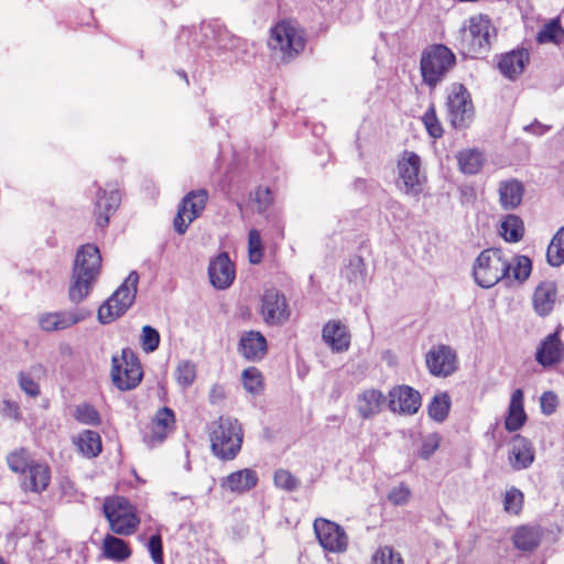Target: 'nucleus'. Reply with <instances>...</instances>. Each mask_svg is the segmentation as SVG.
<instances>
[{
	"mask_svg": "<svg viewBox=\"0 0 564 564\" xmlns=\"http://www.w3.org/2000/svg\"><path fill=\"white\" fill-rule=\"evenodd\" d=\"M99 249L91 243L82 246L75 256L68 299L72 303L83 302L91 292L101 272Z\"/></svg>",
	"mask_w": 564,
	"mask_h": 564,
	"instance_id": "1",
	"label": "nucleus"
},
{
	"mask_svg": "<svg viewBox=\"0 0 564 564\" xmlns=\"http://www.w3.org/2000/svg\"><path fill=\"white\" fill-rule=\"evenodd\" d=\"M7 463L13 473L21 475L20 486L23 491L40 494L48 487V465L34 459L28 451L20 448L11 452L7 456Z\"/></svg>",
	"mask_w": 564,
	"mask_h": 564,
	"instance_id": "2",
	"label": "nucleus"
},
{
	"mask_svg": "<svg viewBox=\"0 0 564 564\" xmlns=\"http://www.w3.org/2000/svg\"><path fill=\"white\" fill-rule=\"evenodd\" d=\"M243 434L237 420L219 417L209 426L212 452L223 460H231L240 452Z\"/></svg>",
	"mask_w": 564,
	"mask_h": 564,
	"instance_id": "3",
	"label": "nucleus"
},
{
	"mask_svg": "<svg viewBox=\"0 0 564 564\" xmlns=\"http://www.w3.org/2000/svg\"><path fill=\"white\" fill-rule=\"evenodd\" d=\"M495 30L487 15L476 14L470 17L462 30L460 46L463 52L477 57L489 51Z\"/></svg>",
	"mask_w": 564,
	"mask_h": 564,
	"instance_id": "4",
	"label": "nucleus"
},
{
	"mask_svg": "<svg viewBox=\"0 0 564 564\" xmlns=\"http://www.w3.org/2000/svg\"><path fill=\"white\" fill-rule=\"evenodd\" d=\"M455 63V54L447 46L436 44L427 47L423 51L420 63L423 83L434 88L444 79Z\"/></svg>",
	"mask_w": 564,
	"mask_h": 564,
	"instance_id": "5",
	"label": "nucleus"
},
{
	"mask_svg": "<svg viewBox=\"0 0 564 564\" xmlns=\"http://www.w3.org/2000/svg\"><path fill=\"white\" fill-rule=\"evenodd\" d=\"M305 45L303 31L290 21L276 23L271 30L268 46L281 59H289L303 51Z\"/></svg>",
	"mask_w": 564,
	"mask_h": 564,
	"instance_id": "6",
	"label": "nucleus"
},
{
	"mask_svg": "<svg viewBox=\"0 0 564 564\" xmlns=\"http://www.w3.org/2000/svg\"><path fill=\"white\" fill-rule=\"evenodd\" d=\"M139 275L131 272L121 285L98 308V321L109 324L123 315L133 304L138 290Z\"/></svg>",
	"mask_w": 564,
	"mask_h": 564,
	"instance_id": "7",
	"label": "nucleus"
},
{
	"mask_svg": "<svg viewBox=\"0 0 564 564\" xmlns=\"http://www.w3.org/2000/svg\"><path fill=\"white\" fill-rule=\"evenodd\" d=\"M509 269L510 263L500 250L487 249L477 257L473 274L479 286L489 289L505 278Z\"/></svg>",
	"mask_w": 564,
	"mask_h": 564,
	"instance_id": "8",
	"label": "nucleus"
},
{
	"mask_svg": "<svg viewBox=\"0 0 564 564\" xmlns=\"http://www.w3.org/2000/svg\"><path fill=\"white\" fill-rule=\"evenodd\" d=\"M104 511L111 531L116 534L131 535L137 531L140 520L127 499L122 497L107 499Z\"/></svg>",
	"mask_w": 564,
	"mask_h": 564,
	"instance_id": "9",
	"label": "nucleus"
},
{
	"mask_svg": "<svg viewBox=\"0 0 564 564\" xmlns=\"http://www.w3.org/2000/svg\"><path fill=\"white\" fill-rule=\"evenodd\" d=\"M142 376L140 361L130 349H122L120 355L112 357L111 378L118 389H134L141 382Z\"/></svg>",
	"mask_w": 564,
	"mask_h": 564,
	"instance_id": "10",
	"label": "nucleus"
},
{
	"mask_svg": "<svg viewBox=\"0 0 564 564\" xmlns=\"http://www.w3.org/2000/svg\"><path fill=\"white\" fill-rule=\"evenodd\" d=\"M448 120L455 128H466L473 121L475 107L471 96L462 84H453L447 95Z\"/></svg>",
	"mask_w": 564,
	"mask_h": 564,
	"instance_id": "11",
	"label": "nucleus"
},
{
	"mask_svg": "<svg viewBox=\"0 0 564 564\" xmlns=\"http://www.w3.org/2000/svg\"><path fill=\"white\" fill-rule=\"evenodd\" d=\"M400 188L408 195L417 196L422 192L424 176L421 174V159L410 151H404L397 164Z\"/></svg>",
	"mask_w": 564,
	"mask_h": 564,
	"instance_id": "12",
	"label": "nucleus"
},
{
	"mask_svg": "<svg viewBox=\"0 0 564 564\" xmlns=\"http://www.w3.org/2000/svg\"><path fill=\"white\" fill-rule=\"evenodd\" d=\"M387 404L390 412L402 416L416 414L422 406L421 393L408 384L392 387L387 394Z\"/></svg>",
	"mask_w": 564,
	"mask_h": 564,
	"instance_id": "13",
	"label": "nucleus"
},
{
	"mask_svg": "<svg viewBox=\"0 0 564 564\" xmlns=\"http://www.w3.org/2000/svg\"><path fill=\"white\" fill-rule=\"evenodd\" d=\"M260 315L271 326L286 323L291 311L284 294L274 288L267 289L261 296Z\"/></svg>",
	"mask_w": 564,
	"mask_h": 564,
	"instance_id": "14",
	"label": "nucleus"
},
{
	"mask_svg": "<svg viewBox=\"0 0 564 564\" xmlns=\"http://www.w3.org/2000/svg\"><path fill=\"white\" fill-rule=\"evenodd\" d=\"M319 545L330 553H343L347 550L349 539L345 530L336 522L318 518L313 524Z\"/></svg>",
	"mask_w": 564,
	"mask_h": 564,
	"instance_id": "15",
	"label": "nucleus"
},
{
	"mask_svg": "<svg viewBox=\"0 0 564 564\" xmlns=\"http://www.w3.org/2000/svg\"><path fill=\"white\" fill-rule=\"evenodd\" d=\"M207 199L206 191L191 192L184 197L174 218V228L178 234H184L187 227L200 216Z\"/></svg>",
	"mask_w": 564,
	"mask_h": 564,
	"instance_id": "16",
	"label": "nucleus"
},
{
	"mask_svg": "<svg viewBox=\"0 0 564 564\" xmlns=\"http://www.w3.org/2000/svg\"><path fill=\"white\" fill-rule=\"evenodd\" d=\"M425 364L432 376L441 378L453 375L458 368L456 351L446 345L432 347L425 356Z\"/></svg>",
	"mask_w": 564,
	"mask_h": 564,
	"instance_id": "17",
	"label": "nucleus"
},
{
	"mask_svg": "<svg viewBox=\"0 0 564 564\" xmlns=\"http://www.w3.org/2000/svg\"><path fill=\"white\" fill-rule=\"evenodd\" d=\"M120 202L121 193L117 184L111 183L98 188L94 207L95 221L98 227L104 228L108 225Z\"/></svg>",
	"mask_w": 564,
	"mask_h": 564,
	"instance_id": "18",
	"label": "nucleus"
},
{
	"mask_svg": "<svg viewBox=\"0 0 564 564\" xmlns=\"http://www.w3.org/2000/svg\"><path fill=\"white\" fill-rule=\"evenodd\" d=\"M534 459L535 451L530 440L520 434L511 437L508 449V464L513 470L528 469Z\"/></svg>",
	"mask_w": 564,
	"mask_h": 564,
	"instance_id": "19",
	"label": "nucleus"
},
{
	"mask_svg": "<svg viewBox=\"0 0 564 564\" xmlns=\"http://www.w3.org/2000/svg\"><path fill=\"white\" fill-rule=\"evenodd\" d=\"M85 319L78 311L45 312L39 315V326L44 332L64 330Z\"/></svg>",
	"mask_w": 564,
	"mask_h": 564,
	"instance_id": "20",
	"label": "nucleus"
},
{
	"mask_svg": "<svg viewBox=\"0 0 564 564\" xmlns=\"http://www.w3.org/2000/svg\"><path fill=\"white\" fill-rule=\"evenodd\" d=\"M208 275L212 285L218 290H225L232 284L236 271L226 253H220L210 261Z\"/></svg>",
	"mask_w": 564,
	"mask_h": 564,
	"instance_id": "21",
	"label": "nucleus"
},
{
	"mask_svg": "<svg viewBox=\"0 0 564 564\" xmlns=\"http://www.w3.org/2000/svg\"><path fill=\"white\" fill-rule=\"evenodd\" d=\"M322 338L333 352H344L350 346V333L340 321H329L322 329Z\"/></svg>",
	"mask_w": 564,
	"mask_h": 564,
	"instance_id": "22",
	"label": "nucleus"
},
{
	"mask_svg": "<svg viewBox=\"0 0 564 564\" xmlns=\"http://www.w3.org/2000/svg\"><path fill=\"white\" fill-rule=\"evenodd\" d=\"M258 484V474L251 468H243L230 473L221 479L220 487L231 494L243 495Z\"/></svg>",
	"mask_w": 564,
	"mask_h": 564,
	"instance_id": "23",
	"label": "nucleus"
},
{
	"mask_svg": "<svg viewBox=\"0 0 564 564\" xmlns=\"http://www.w3.org/2000/svg\"><path fill=\"white\" fill-rule=\"evenodd\" d=\"M387 395L378 389H366L356 398V410L362 420H369L382 410Z\"/></svg>",
	"mask_w": 564,
	"mask_h": 564,
	"instance_id": "24",
	"label": "nucleus"
},
{
	"mask_svg": "<svg viewBox=\"0 0 564 564\" xmlns=\"http://www.w3.org/2000/svg\"><path fill=\"white\" fill-rule=\"evenodd\" d=\"M238 348L243 358L258 361L267 355L268 343L260 332L249 330L240 336Z\"/></svg>",
	"mask_w": 564,
	"mask_h": 564,
	"instance_id": "25",
	"label": "nucleus"
},
{
	"mask_svg": "<svg viewBox=\"0 0 564 564\" xmlns=\"http://www.w3.org/2000/svg\"><path fill=\"white\" fill-rule=\"evenodd\" d=\"M557 300V286L553 281H543L534 290L532 304L534 312L540 316L549 315Z\"/></svg>",
	"mask_w": 564,
	"mask_h": 564,
	"instance_id": "26",
	"label": "nucleus"
},
{
	"mask_svg": "<svg viewBox=\"0 0 564 564\" xmlns=\"http://www.w3.org/2000/svg\"><path fill=\"white\" fill-rule=\"evenodd\" d=\"M529 61L530 55L527 50H516L500 57L498 68L505 77L513 80L524 72Z\"/></svg>",
	"mask_w": 564,
	"mask_h": 564,
	"instance_id": "27",
	"label": "nucleus"
},
{
	"mask_svg": "<svg viewBox=\"0 0 564 564\" xmlns=\"http://www.w3.org/2000/svg\"><path fill=\"white\" fill-rule=\"evenodd\" d=\"M497 192L501 208L512 210L521 204L524 195V186L520 181L509 178L498 184Z\"/></svg>",
	"mask_w": 564,
	"mask_h": 564,
	"instance_id": "28",
	"label": "nucleus"
},
{
	"mask_svg": "<svg viewBox=\"0 0 564 564\" xmlns=\"http://www.w3.org/2000/svg\"><path fill=\"white\" fill-rule=\"evenodd\" d=\"M564 356V347L558 338L557 333L549 335L536 350V361L544 366H552L562 360Z\"/></svg>",
	"mask_w": 564,
	"mask_h": 564,
	"instance_id": "29",
	"label": "nucleus"
},
{
	"mask_svg": "<svg viewBox=\"0 0 564 564\" xmlns=\"http://www.w3.org/2000/svg\"><path fill=\"white\" fill-rule=\"evenodd\" d=\"M527 422V413L523 405V392L517 389L512 392L508 413L505 419V427L508 432H516L520 430Z\"/></svg>",
	"mask_w": 564,
	"mask_h": 564,
	"instance_id": "30",
	"label": "nucleus"
},
{
	"mask_svg": "<svg viewBox=\"0 0 564 564\" xmlns=\"http://www.w3.org/2000/svg\"><path fill=\"white\" fill-rule=\"evenodd\" d=\"M73 443L78 452L87 458L97 457L102 449L100 435L90 430L80 432L73 438Z\"/></svg>",
	"mask_w": 564,
	"mask_h": 564,
	"instance_id": "31",
	"label": "nucleus"
},
{
	"mask_svg": "<svg viewBox=\"0 0 564 564\" xmlns=\"http://www.w3.org/2000/svg\"><path fill=\"white\" fill-rule=\"evenodd\" d=\"M539 44L564 45V26L558 18L547 20L536 33Z\"/></svg>",
	"mask_w": 564,
	"mask_h": 564,
	"instance_id": "32",
	"label": "nucleus"
},
{
	"mask_svg": "<svg viewBox=\"0 0 564 564\" xmlns=\"http://www.w3.org/2000/svg\"><path fill=\"white\" fill-rule=\"evenodd\" d=\"M174 422L173 411L167 408L161 409L151 422L150 442H161L173 429Z\"/></svg>",
	"mask_w": 564,
	"mask_h": 564,
	"instance_id": "33",
	"label": "nucleus"
},
{
	"mask_svg": "<svg viewBox=\"0 0 564 564\" xmlns=\"http://www.w3.org/2000/svg\"><path fill=\"white\" fill-rule=\"evenodd\" d=\"M265 236L272 242L276 243L285 236V217L280 210H271L265 215Z\"/></svg>",
	"mask_w": 564,
	"mask_h": 564,
	"instance_id": "34",
	"label": "nucleus"
},
{
	"mask_svg": "<svg viewBox=\"0 0 564 564\" xmlns=\"http://www.w3.org/2000/svg\"><path fill=\"white\" fill-rule=\"evenodd\" d=\"M512 542L514 547L520 551H532L540 543V533L534 528L522 525L513 531Z\"/></svg>",
	"mask_w": 564,
	"mask_h": 564,
	"instance_id": "35",
	"label": "nucleus"
},
{
	"mask_svg": "<svg viewBox=\"0 0 564 564\" xmlns=\"http://www.w3.org/2000/svg\"><path fill=\"white\" fill-rule=\"evenodd\" d=\"M452 400L447 392L436 393L427 404V414L436 423L444 422L449 413Z\"/></svg>",
	"mask_w": 564,
	"mask_h": 564,
	"instance_id": "36",
	"label": "nucleus"
},
{
	"mask_svg": "<svg viewBox=\"0 0 564 564\" xmlns=\"http://www.w3.org/2000/svg\"><path fill=\"white\" fill-rule=\"evenodd\" d=\"M343 274L354 288H364L367 282L366 263L360 257H352L345 267Z\"/></svg>",
	"mask_w": 564,
	"mask_h": 564,
	"instance_id": "37",
	"label": "nucleus"
},
{
	"mask_svg": "<svg viewBox=\"0 0 564 564\" xmlns=\"http://www.w3.org/2000/svg\"><path fill=\"white\" fill-rule=\"evenodd\" d=\"M499 232L508 242L520 241L524 235V225L522 219L517 215H507L501 220Z\"/></svg>",
	"mask_w": 564,
	"mask_h": 564,
	"instance_id": "38",
	"label": "nucleus"
},
{
	"mask_svg": "<svg viewBox=\"0 0 564 564\" xmlns=\"http://www.w3.org/2000/svg\"><path fill=\"white\" fill-rule=\"evenodd\" d=\"M102 551L106 557L119 562L131 555L129 545L122 539L109 534L104 539Z\"/></svg>",
	"mask_w": 564,
	"mask_h": 564,
	"instance_id": "39",
	"label": "nucleus"
},
{
	"mask_svg": "<svg viewBox=\"0 0 564 564\" xmlns=\"http://www.w3.org/2000/svg\"><path fill=\"white\" fill-rule=\"evenodd\" d=\"M546 261L551 267L564 263V225L555 232L546 250Z\"/></svg>",
	"mask_w": 564,
	"mask_h": 564,
	"instance_id": "40",
	"label": "nucleus"
},
{
	"mask_svg": "<svg viewBox=\"0 0 564 564\" xmlns=\"http://www.w3.org/2000/svg\"><path fill=\"white\" fill-rule=\"evenodd\" d=\"M241 383L245 391L252 395H259L264 390L263 376L256 367H249L242 371Z\"/></svg>",
	"mask_w": 564,
	"mask_h": 564,
	"instance_id": "41",
	"label": "nucleus"
},
{
	"mask_svg": "<svg viewBox=\"0 0 564 564\" xmlns=\"http://www.w3.org/2000/svg\"><path fill=\"white\" fill-rule=\"evenodd\" d=\"M457 161L463 173L475 174L480 171L484 158L477 150H463L457 154Z\"/></svg>",
	"mask_w": 564,
	"mask_h": 564,
	"instance_id": "42",
	"label": "nucleus"
},
{
	"mask_svg": "<svg viewBox=\"0 0 564 564\" xmlns=\"http://www.w3.org/2000/svg\"><path fill=\"white\" fill-rule=\"evenodd\" d=\"M264 254V246L261 232L258 229H251L248 235V259L252 264H259Z\"/></svg>",
	"mask_w": 564,
	"mask_h": 564,
	"instance_id": "43",
	"label": "nucleus"
},
{
	"mask_svg": "<svg viewBox=\"0 0 564 564\" xmlns=\"http://www.w3.org/2000/svg\"><path fill=\"white\" fill-rule=\"evenodd\" d=\"M196 378V366L192 361L182 360L175 369V379L182 389H187Z\"/></svg>",
	"mask_w": 564,
	"mask_h": 564,
	"instance_id": "44",
	"label": "nucleus"
},
{
	"mask_svg": "<svg viewBox=\"0 0 564 564\" xmlns=\"http://www.w3.org/2000/svg\"><path fill=\"white\" fill-rule=\"evenodd\" d=\"M371 564H404L401 554L393 547L384 545L376 550Z\"/></svg>",
	"mask_w": 564,
	"mask_h": 564,
	"instance_id": "45",
	"label": "nucleus"
},
{
	"mask_svg": "<svg viewBox=\"0 0 564 564\" xmlns=\"http://www.w3.org/2000/svg\"><path fill=\"white\" fill-rule=\"evenodd\" d=\"M514 280L519 282L525 281L532 271L531 260L525 256L516 257L513 263H510V269Z\"/></svg>",
	"mask_w": 564,
	"mask_h": 564,
	"instance_id": "46",
	"label": "nucleus"
},
{
	"mask_svg": "<svg viewBox=\"0 0 564 564\" xmlns=\"http://www.w3.org/2000/svg\"><path fill=\"white\" fill-rule=\"evenodd\" d=\"M74 417L85 425H98L100 422L99 413L89 404H79L74 410Z\"/></svg>",
	"mask_w": 564,
	"mask_h": 564,
	"instance_id": "47",
	"label": "nucleus"
},
{
	"mask_svg": "<svg viewBox=\"0 0 564 564\" xmlns=\"http://www.w3.org/2000/svg\"><path fill=\"white\" fill-rule=\"evenodd\" d=\"M523 494L517 488H510L506 491L503 498V509L511 514H518L523 507Z\"/></svg>",
	"mask_w": 564,
	"mask_h": 564,
	"instance_id": "48",
	"label": "nucleus"
},
{
	"mask_svg": "<svg viewBox=\"0 0 564 564\" xmlns=\"http://www.w3.org/2000/svg\"><path fill=\"white\" fill-rule=\"evenodd\" d=\"M422 122L427 133L434 138H441L443 134V127L436 117V112L433 106H431L422 117Z\"/></svg>",
	"mask_w": 564,
	"mask_h": 564,
	"instance_id": "49",
	"label": "nucleus"
},
{
	"mask_svg": "<svg viewBox=\"0 0 564 564\" xmlns=\"http://www.w3.org/2000/svg\"><path fill=\"white\" fill-rule=\"evenodd\" d=\"M441 435L437 433H431L422 438V444L419 449V457L422 459H429L438 449L441 444Z\"/></svg>",
	"mask_w": 564,
	"mask_h": 564,
	"instance_id": "50",
	"label": "nucleus"
},
{
	"mask_svg": "<svg viewBox=\"0 0 564 564\" xmlns=\"http://www.w3.org/2000/svg\"><path fill=\"white\" fill-rule=\"evenodd\" d=\"M142 348L145 352L154 351L160 344L159 332L151 326H143L141 335Z\"/></svg>",
	"mask_w": 564,
	"mask_h": 564,
	"instance_id": "51",
	"label": "nucleus"
},
{
	"mask_svg": "<svg viewBox=\"0 0 564 564\" xmlns=\"http://www.w3.org/2000/svg\"><path fill=\"white\" fill-rule=\"evenodd\" d=\"M251 200L254 203L256 208L259 213H264L271 205L273 197L269 188L258 187L251 194Z\"/></svg>",
	"mask_w": 564,
	"mask_h": 564,
	"instance_id": "52",
	"label": "nucleus"
},
{
	"mask_svg": "<svg viewBox=\"0 0 564 564\" xmlns=\"http://www.w3.org/2000/svg\"><path fill=\"white\" fill-rule=\"evenodd\" d=\"M410 497V488L404 484H399L390 490L388 495V500L393 506H404L409 502Z\"/></svg>",
	"mask_w": 564,
	"mask_h": 564,
	"instance_id": "53",
	"label": "nucleus"
},
{
	"mask_svg": "<svg viewBox=\"0 0 564 564\" xmlns=\"http://www.w3.org/2000/svg\"><path fill=\"white\" fill-rule=\"evenodd\" d=\"M273 480L276 487L289 491L296 489L299 485L296 478L285 469L276 470Z\"/></svg>",
	"mask_w": 564,
	"mask_h": 564,
	"instance_id": "54",
	"label": "nucleus"
},
{
	"mask_svg": "<svg viewBox=\"0 0 564 564\" xmlns=\"http://www.w3.org/2000/svg\"><path fill=\"white\" fill-rule=\"evenodd\" d=\"M147 547L154 564H164L162 539L159 533L150 538Z\"/></svg>",
	"mask_w": 564,
	"mask_h": 564,
	"instance_id": "55",
	"label": "nucleus"
},
{
	"mask_svg": "<svg viewBox=\"0 0 564 564\" xmlns=\"http://www.w3.org/2000/svg\"><path fill=\"white\" fill-rule=\"evenodd\" d=\"M19 383L21 389L29 397L35 398L40 394V387L36 381L28 373H20Z\"/></svg>",
	"mask_w": 564,
	"mask_h": 564,
	"instance_id": "56",
	"label": "nucleus"
},
{
	"mask_svg": "<svg viewBox=\"0 0 564 564\" xmlns=\"http://www.w3.org/2000/svg\"><path fill=\"white\" fill-rule=\"evenodd\" d=\"M558 404L557 395L551 391L544 392L540 398L542 413L551 415L556 411Z\"/></svg>",
	"mask_w": 564,
	"mask_h": 564,
	"instance_id": "57",
	"label": "nucleus"
},
{
	"mask_svg": "<svg viewBox=\"0 0 564 564\" xmlns=\"http://www.w3.org/2000/svg\"><path fill=\"white\" fill-rule=\"evenodd\" d=\"M527 130L536 133V134H543L549 130V127L540 124V123H533L525 128Z\"/></svg>",
	"mask_w": 564,
	"mask_h": 564,
	"instance_id": "58",
	"label": "nucleus"
},
{
	"mask_svg": "<svg viewBox=\"0 0 564 564\" xmlns=\"http://www.w3.org/2000/svg\"><path fill=\"white\" fill-rule=\"evenodd\" d=\"M0 564H8L2 556H0Z\"/></svg>",
	"mask_w": 564,
	"mask_h": 564,
	"instance_id": "59",
	"label": "nucleus"
}]
</instances>
